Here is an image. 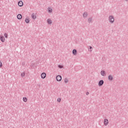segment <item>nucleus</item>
<instances>
[{"label":"nucleus","instance_id":"nucleus-10","mask_svg":"<svg viewBox=\"0 0 128 128\" xmlns=\"http://www.w3.org/2000/svg\"><path fill=\"white\" fill-rule=\"evenodd\" d=\"M47 22L48 24H52V20L50 19H48Z\"/></svg>","mask_w":128,"mask_h":128},{"label":"nucleus","instance_id":"nucleus-11","mask_svg":"<svg viewBox=\"0 0 128 128\" xmlns=\"http://www.w3.org/2000/svg\"><path fill=\"white\" fill-rule=\"evenodd\" d=\"M22 14H18L17 16V18L18 20H22Z\"/></svg>","mask_w":128,"mask_h":128},{"label":"nucleus","instance_id":"nucleus-4","mask_svg":"<svg viewBox=\"0 0 128 128\" xmlns=\"http://www.w3.org/2000/svg\"><path fill=\"white\" fill-rule=\"evenodd\" d=\"M0 40L2 42H4V40H6L4 37L3 36H0Z\"/></svg>","mask_w":128,"mask_h":128},{"label":"nucleus","instance_id":"nucleus-22","mask_svg":"<svg viewBox=\"0 0 128 128\" xmlns=\"http://www.w3.org/2000/svg\"><path fill=\"white\" fill-rule=\"evenodd\" d=\"M57 102H62V99L60 98H58L57 100Z\"/></svg>","mask_w":128,"mask_h":128},{"label":"nucleus","instance_id":"nucleus-20","mask_svg":"<svg viewBox=\"0 0 128 128\" xmlns=\"http://www.w3.org/2000/svg\"><path fill=\"white\" fill-rule=\"evenodd\" d=\"M4 36L6 38H8V34L5 33V34H4Z\"/></svg>","mask_w":128,"mask_h":128},{"label":"nucleus","instance_id":"nucleus-24","mask_svg":"<svg viewBox=\"0 0 128 128\" xmlns=\"http://www.w3.org/2000/svg\"><path fill=\"white\" fill-rule=\"evenodd\" d=\"M2 63L0 61V68H2Z\"/></svg>","mask_w":128,"mask_h":128},{"label":"nucleus","instance_id":"nucleus-19","mask_svg":"<svg viewBox=\"0 0 128 128\" xmlns=\"http://www.w3.org/2000/svg\"><path fill=\"white\" fill-rule=\"evenodd\" d=\"M68 82V78H66L64 80V82L65 84H66Z\"/></svg>","mask_w":128,"mask_h":128},{"label":"nucleus","instance_id":"nucleus-23","mask_svg":"<svg viewBox=\"0 0 128 128\" xmlns=\"http://www.w3.org/2000/svg\"><path fill=\"white\" fill-rule=\"evenodd\" d=\"M58 68H64V66L62 65H58Z\"/></svg>","mask_w":128,"mask_h":128},{"label":"nucleus","instance_id":"nucleus-16","mask_svg":"<svg viewBox=\"0 0 128 128\" xmlns=\"http://www.w3.org/2000/svg\"><path fill=\"white\" fill-rule=\"evenodd\" d=\"M92 18H88V22H89V24H90V22H92Z\"/></svg>","mask_w":128,"mask_h":128},{"label":"nucleus","instance_id":"nucleus-17","mask_svg":"<svg viewBox=\"0 0 128 128\" xmlns=\"http://www.w3.org/2000/svg\"><path fill=\"white\" fill-rule=\"evenodd\" d=\"M23 100L24 102H28V98H26V97H24Z\"/></svg>","mask_w":128,"mask_h":128},{"label":"nucleus","instance_id":"nucleus-2","mask_svg":"<svg viewBox=\"0 0 128 128\" xmlns=\"http://www.w3.org/2000/svg\"><path fill=\"white\" fill-rule=\"evenodd\" d=\"M56 80L57 82H60L62 80V76L60 75H58L56 76Z\"/></svg>","mask_w":128,"mask_h":128},{"label":"nucleus","instance_id":"nucleus-1","mask_svg":"<svg viewBox=\"0 0 128 128\" xmlns=\"http://www.w3.org/2000/svg\"><path fill=\"white\" fill-rule=\"evenodd\" d=\"M108 20L110 24H114V18L112 15L109 16Z\"/></svg>","mask_w":128,"mask_h":128},{"label":"nucleus","instance_id":"nucleus-7","mask_svg":"<svg viewBox=\"0 0 128 128\" xmlns=\"http://www.w3.org/2000/svg\"><path fill=\"white\" fill-rule=\"evenodd\" d=\"M108 80H110V82H112V80H114V78L112 77V76L110 74L108 76Z\"/></svg>","mask_w":128,"mask_h":128},{"label":"nucleus","instance_id":"nucleus-8","mask_svg":"<svg viewBox=\"0 0 128 128\" xmlns=\"http://www.w3.org/2000/svg\"><path fill=\"white\" fill-rule=\"evenodd\" d=\"M88 16V12H84L83 14V18H86Z\"/></svg>","mask_w":128,"mask_h":128},{"label":"nucleus","instance_id":"nucleus-26","mask_svg":"<svg viewBox=\"0 0 128 128\" xmlns=\"http://www.w3.org/2000/svg\"><path fill=\"white\" fill-rule=\"evenodd\" d=\"M86 96H88V94H90V93L88 92H86Z\"/></svg>","mask_w":128,"mask_h":128},{"label":"nucleus","instance_id":"nucleus-5","mask_svg":"<svg viewBox=\"0 0 128 128\" xmlns=\"http://www.w3.org/2000/svg\"><path fill=\"white\" fill-rule=\"evenodd\" d=\"M46 74L45 72H43L41 74V78H46Z\"/></svg>","mask_w":128,"mask_h":128},{"label":"nucleus","instance_id":"nucleus-14","mask_svg":"<svg viewBox=\"0 0 128 128\" xmlns=\"http://www.w3.org/2000/svg\"><path fill=\"white\" fill-rule=\"evenodd\" d=\"M32 18H33V20H36V16L34 15V14L33 13L32 14Z\"/></svg>","mask_w":128,"mask_h":128},{"label":"nucleus","instance_id":"nucleus-13","mask_svg":"<svg viewBox=\"0 0 128 128\" xmlns=\"http://www.w3.org/2000/svg\"><path fill=\"white\" fill-rule=\"evenodd\" d=\"M101 74L102 76H106V72L104 70H102L101 71Z\"/></svg>","mask_w":128,"mask_h":128},{"label":"nucleus","instance_id":"nucleus-27","mask_svg":"<svg viewBox=\"0 0 128 128\" xmlns=\"http://www.w3.org/2000/svg\"><path fill=\"white\" fill-rule=\"evenodd\" d=\"M126 0V2H128V0Z\"/></svg>","mask_w":128,"mask_h":128},{"label":"nucleus","instance_id":"nucleus-28","mask_svg":"<svg viewBox=\"0 0 128 128\" xmlns=\"http://www.w3.org/2000/svg\"><path fill=\"white\" fill-rule=\"evenodd\" d=\"M92 50H90V52H92Z\"/></svg>","mask_w":128,"mask_h":128},{"label":"nucleus","instance_id":"nucleus-9","mask_svg":"<svg viewBox=\"0 0 128 128\" xmlns=\"http://www.w3.org/2000/svg\"><path fill=\"white\" fill-rule=\"evenodd\" d=\"M18 6H24V2L22 1H19L18 2Z\"/></svg>","mask_w":128,"mask_h":128},{"label":"nucleus","instance_id":"nucleus-25","mask_svg":"<svg viewBox=\"0 0 128 128\" xmlns=\"http://www.w3.org/2000/svg\"><path fill=\"white\" fill-rule=\"evenodd\" d=\"M89 48L90 50H92V46H89Z\"/></svg>","mask_w":128,"mask_h":128},{"label":"nucleus","instance_id":"nucleus-3","mask_svg":"<svg viewBox=\"0 0 128 128\" xmlns=\"http://www.w3.org/2000/svg\"><path fill=\"white\" fill-rule=\"evenodd\" d=\"M104 80H100L98 83V86H102L104 84Z\"/></svg>","mask_w":128,"mask_h":128},{"label":"nucleus","instance_id":"nucleus-6","mask_svg":"<svg viewBox=\"0 0 128 128\" xmlns=\"http://www.w3.org/2000/svg\"><path fill=\"white\" fill-rule=\"evenodd\" d=\"M104 126H108V119L104 120Z\"/></svg>","mask_w":128,"mask_h":128},{"label":"nucleus","instance_id":"nucleus-12","mask_svg":"<svg viewBox=\"0 0 128 128\" xmlns=\"http://www.w3.org/2000/svg\"><path fill=\"white\" fill-rule=\"evenodd\" d=\"M77 52H78V51L74 49L72 50V54L74 56H76V54Z\"/></svg>","mask_w":128,"mask_h":128},{"label":"nucleus","instance_id":"nucleus-18","mask_svg":"<svg viewBox=\"0 0 128 128\" xmlns=\"http://www.w3.org/2000/svg\"><path fill=\"white\" fill-rule=\"evenodd\" d=\"M48 12H50V13L52 12V8H48Z\"/></svg>","mask_w":128,"mask_h":128},{"label":"nucleus","instance_id":"nucleus-15","mask_svg":"<svg viewBox=\"0 0 128 128\" xmlns=\"http://www.w3.org/2000/svg\"><path fill=\"white\" fill-rule=\"evenodd\" d=\"M25 22H26V24H30V18H26Z\"/></svg>","mask_w":128,"mask_h":128},{"label":"nucleus","instance_id":"nucleus-21","mask_svg":"<svg viewBox=\"0 0 128 128\" xmlns=\"http://www.w3.org/2000/svg\"><path fill=\"white\" fill-rule=\"evenodd\" d=\"M24 76H26V74L24 73V72L21 74V76L22 78H24Z\"/></svg>","mask_w":128,"mask_h":128}]
</instances>
